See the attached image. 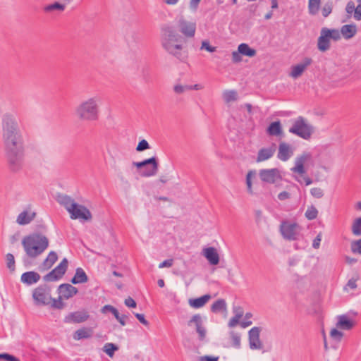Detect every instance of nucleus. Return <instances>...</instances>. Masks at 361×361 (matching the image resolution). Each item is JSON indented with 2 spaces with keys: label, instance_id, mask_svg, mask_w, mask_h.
Here are the masks:
<instances>
[{
  "label": "nucleus",
  "instance_id": "obj_8",
  "mask_svg": "<svg viewBox=\"0 0 361 361\" xmlns=\"http://www.w3.org/2000/svg\"><path fill=\"white\" fill-rule=\"evenodd\" d=\"M32 298L36 305H47L51 300V288L47 284H42L34 289Z\"/></svg>",
  "mask_w": 361,
  "mask_h": 361
},
{
  "label": "nucleus",
  "instance_id": "obj_64",
  "mask_svg": "<svg viewBox=\"0 0 361 361\" xmlns=\"http://www.w3.org/2000/svg\"><path fill=\"white\" fill-rule=\"evenodd\" d=\"M219 357L204 355L200 357V361H218Z\"/></svg>",
  "mask_w": 361,
  "mask_h": 361
},
{
  "label": "nucleus",
  "instance_id": "obj_1",
  "mask_svg": "<svg viewBox=\"0 0 361 361\" xmlns=\"http://www.w3.org/2000/svg\"><path fill=\"white\" fill-rule=\"evenodd\" d=\"M2 137L8 169L19 172L24 166V140L16 118L10 114L2 118Z\"/></svg>",
  "mask_w": 361,
  "mask_h": 361
},
{
  "label": "nucleus",
  "instance_id": "obj_20",
  "mask_svg": "<svg viewBox=\"0 0 361 361\" xmlns=\"http://www.w3.org/2000/svg\"><path fill=\"white\" fill-rule=\"evenodd\" d=\"M59 295H61L64 299L68 300L78 293L76 287L69 283H62L57 289Z\"/></svg>",
  "mask_w": 361,
  "mask_h": 361
},
{
  "label": "nucleus",
  "instance_id": "obj_22",
  "mask_svg": "<svg viewBox=\"0 0 361 361\" xmlns=\"http://www.w3.org/2000/svg\"><path fill=\"white\" fill-rule=\"evenodd\" d=\"M40 278L41 276L37 272L30 271H26L21 275L20 281L27 286H30L37 283L39 281Z\"/></svg>",
  "mask_w": 361,
  "mask_h": 361
},
{
  "label": "nucleus",
  "instance_id": "obj_44",
  "mask_svg": "<svg viewBox=\"0 0 361 361\" xmlns=\"http://www.w3.org/2000/svg\"><path fill=\"white\" fill-rule=\"evenodd\" d=\"M255 171H249L246 175V185L247 188V192L250 194H252V178L255 176Z\"/></svg>",
  "mask_w": 361,
  "mask_h": 361
},
{
  "label": "nucleus",
  "instance_id": "obj_38",
  "mask_svg": "<svg viewBox=\"0 0 361 361\" xmlns=\"http://www.w3.org/2000/svg\"><path fill=\"white\" fill-rule=\"evenodd\" d=\"M321 0H308V10L311 15H316L319 9Z\"/></svg>",
  "mask_w": 361,
  "mask_h": 361
},
{
  "label": "nucleus",
  "instance_id": "obj_30",
  "mask_svg": "<svg viewBox=\"0 0 361 361\" xmlns=\"http://www.w3.org/2000/svg\"><path fill=\"white\" fill-rule=\"evenodd\" d=\"M338 319L336 326L341 329L350 330L354 326V322L346 315L338 316Z\"/></svg>",
  "mask_w": 361,
  "mask_h": 361
},
{
  "label": "nucleus",
  "instance_id": "obj_5",
  "mask_svg": "<svg viewBox=\"0 0 361 361\" xmlns=\"http://www.w3.org/2000/svg\"><path fill=\"white\" fill-rule=\"evenodd\" d=\"M289 133L304 140H309L313 134L314 127L302 116H298L288 130Z\"/></svg>",
  "mask_w": 361,
  "mask_h": 361
},
{
  "label": "nucleus",
  "instance_id": "obj_13",
  "mask_svg": "<svg viewBox=\"0 0 361 361\" xmlns=\"http://www.w3.org/2000/svg\"><path fill=\"white\" fill-rule=\"evenodd\" d=\"M259 176L263 182L270 184H274L276 181L282 180L281 172L277 168L261 169Z\"/></svg>",
  "mask_w": 361,
  "mask_h": 361
},
{
  "label": "nucleus",
  "instance_id": "obj_21",
  "mask_svg": "<svg viewBox=\"0 0 361 361\" xmlns=\"http://www.w3.org/2000/svg\"><path fill=\"white\" fill-rule=\"evenodd\" d=\"M202 255L211 265H217L219 263V255L214 247L204 248Z\"/></svg>",
  "mask_w": 361,
  "mask_h": 361
},
{
  "label": "nucleus",
  "instance_id": "obj_55",
  "mask_svg": "<svg viewBox=\"0 0 361 361\" xmlns=\"http://www.w3.org/2000/svg\"><path fill=\"white\" fill-rule=\"evenodd\" d=\"M243 56L238 49L237 51H234L232 53V61L233 63H239L242 61Z\"/></svg>",
  "mask_w": 361,
  "mask_h": 361
},
{
  "label": "nucleus",
  "instance_id": "obj_59",
  "mask_svg": "<svg viewBox=\"0 0 361 361\" xmlns=\"http://www.w3.org/2000/svg\"><path fill=\"white\" fill-rule=\"evenodd\" d=\"M240 319V315H235L234 317H233L228 322V326L233 327V326L237 325L239 323Z\"/></svg>",
  "mask_w": 361,
  "mask_h": 361
},
{
  "label": "nucleus",
  "instance_id": "obj_58",
  "mask_svg": "<svg viewBox=\"0 0 361 361\" xmlns=\"http://www.w3.org/2000/svg\"><path fill=\"white\" fill-rule=\"evenodd\" d=\"M173 259H168L159 264V268L171 267L173 265Z\"/></svg>",
  "mask_w": 361,
  "mask_h": 361
},
{
  "label": "nucleus",
  "instance_id": "obj_60",
  "mask_svg": "<svg viewBox=\"0 0 361 361\" xmlns=\"http://www.w3.org/2000/svg\"><path fill=\"white\" fill-rule=\"evenodd\" d=\"M354 18L357 20H361V3H360L355 8L354 13Z\"/></svg>",
  "mask_w": 361,
  "mask_h": 361
},
{
  "label": "nucleus",
  "instance_id": "obj_15",
  "mask_svg": "<svg viewBox=\"0 0 361 361\" xmlns=\"http://www.w3.org/2000/svg\"><path fill=\"white\" fill-rule=\"evenodd\" d=\"M261 330V327L255 326L249 331V345L251 349L260 350L263 348V345L259 339Z\"/></svg>",
  "mask_w": 361,
  "mask_h": 361
},
{
  "label": "nucleus",
  "instance_id": "obj_3",
  "mask_svg": "<svg viewBox=\"0 0 361 361\" xmlns=\"http://www.w3.org/2000/svg\"><path fill=\"white\" fill-rule=\"evenodd\" d=\"M21 243L25 252L23 262L25 265H27L30 264L29 259L37 258L48 248L49 241L46 235L34 232L24 236Z\"/></svg>",
  "mask_w": 361,
  "mask_h": 361
},
{
  "label": "nucleus",
  "instance_id": "obj_9",
  "mask_svg": "<svg viewBox=\"0 0 361 361\" xmlns=\"http://www.w3.org/2000/svg\"><path fill=\"white\" fill-rule=\"evenodd\" d=\"M68 267V260L67 258H63L54 269L43 276V280L46 282L59 281L66 274Z\"/></svg>",
  "mask_w": 361,
  "mask_h": 361
},
{
  "label": "nucleus",
  "instance_id": "obj_39",
  "mask_svg": "<svg viewBox=\"0 0 361 361\" xmlns=\"http://www.w3.org/2000/svg\"><path fill=\"white\" fill-rule=\"evenodd\" d=\"M118 350V345L113 343H107L103 347V351L110 357H112Z\"/></svg>",
  "mask_w": 361,
  "mask_h": 361
},
{
  "label": "nucleus",
  "instance_id": "obj_28",
  "mask_svg": "<svg viewBox=\"0 0 361 361\" xmlns=\"http://www.w3.org/2000/svg\"><path fill=\"white\" fill-rule=\"evenodd\" d=\"M89 280L87 275L82 268L78 267L75 269L74 276L71 279L73 284H79L87 283Z\"/></svg>",
  "mask_w": 361,
  "mask_h": 361
},
{
  "label": "nucleus",
  "instance_id": "obj_23",
  "mask_svg": "<svg viewBox=\"0 0 361 361\" xmlns=\"http://www.w3.org/2000/svg\"><path fill=\"white\" fill-rule=\"evenodd\" d=\"M58 260V255L55 251H51L47 258L39 265V269L40 271H47L51 269L55 262Z\"/></svg>",
  "mask_w": 361,
  "mask_h": 361
},
{
  "label": "nucleus",
  "instance_id": "obj_37",
  "mask_svg": "<svg viewBox=\"0 0 361 361\" xmlns=\"http://www.w3.org/2000/svg\"><path fill=\"white\" fill-rule=\"evenodd\" d=\"M64 299L61 295H59L58 298H52L51 300L50 306L53 309L62 310L65 307L66 303L62 301Z\"/></svg>",
  "mask_w": 361,
  "mask_h": 361
},
{
  "label": "nucleus",
  "instance_id": "obj_10",
  "mask_svg": "<svg viewBox=\"0 0 361 361\" xmlns=\"http://www.w3.org/2000/svg\"><path fill=\"white\" fill-rule=\"evenodd\" d=\"M300 226L297 223L283 221L280 226V231L283 238L288 240H298Z\"/></svg>",
  "mask_w": 361,
  "mask_h": 361
},
{
  "label": "nucleus",
  "instance_id": "obj_42",
  "mask_svg": "<svg viewBox=\"0 0 361 361\" xmlns=\"http://www.w3.org/2000/svg\"><path fill=\"white\" fill-rule=\"evenodd\" d=\"M6 267L9 271L13 273L16 270L15 258L13 254L8 253L6 255Z\"/></svg>",
  "mask_w": 361,
  "mask_h": 361
},
{
  "label": "nucleus",
  "instance_id": "obj_27",
  "mask_svg": "<svg viewBox=\"0 0 361 361\" xmlns=\"http://www.w3.org/2000/svg\"><path fill=\"white\" fill-rule=\"evenodd\" d=\"M340 35L345 39L353 38L357 33V27L355 24H347L341 27Z\"/></svg>",
  "mask_w": 361,
  "mask_h": 361
},
{
  "label": "nucleus",
  "instance_id": "obj_4",
  "mask_svg": "<svg viewBox=\"0 0 361 361\" xmlns=\"http://www.w3.org/2000/svg\"><path fill=\"white\" fill-rule=\"evenodd\" d=\"M99 98L94 97L82 102L75 108L77 117L82 121H96L99 117Z\"/></svg>",
  "mask_w": 361,
  "mask_h": 361
},
{
  "label": "nucleus",
  "instance_id": "obj_46",
  "mask_svg": "<svg viewBox=\"0 0 361 361\" xmlns=\"http://www.w3.org/2000/svg\"><path fill=\"white\" fill-rule=\"evenodd\" d=\"M330 336L336 342H340L343 336V334L337 329H332L330 332Z\"/></svg>",
  "mask_w": 361,
  "mask_h": 361
},
{
  "label": "nucleus",
  "instance_id": "obj_19",
  "mask_svg": "<svg viewBox=\"0 0 361 361\" xmlns=\"http://www.w3.org/2000/svg\"><path fill=\"white\" fill-rule=\"evenodd\" d=\"M312 159V154L310 152H303L302 154L297 157L295 159V166L291 169L293 172L303 175L306 173L304 164Z\"/></svg>",
  "mask_w": 361,
  "mask_h": 361
},
{
  "label": "nucleus",
  "instance_id": "obj_61",
  "mask_svg": "<svg viewBox=\"0 0 361 361\" xmlns=\"http://www.w3.org/2000/svg\"><path fill=\"white\" fill-rule=\"evenodd\" d=\"M355 7L353 1H350L345 7V11L348 14H351L353 11L355 12Z\"/></svg>",
  "mask_w": 361,
  "mask_h": 361
},
{
  "label": "nucleus",
  "instance_id": "obj_12",
  "mask_svg": "<svg viewBox=\"0 0 361 361\" xmlns=\"http://www.w3.org/2000/svg\"><path fill=\"white\" fill-rule=\"evenodd\" d=\"M351 231L354 235H361V216L356 218L351 226ZM350 249L353 253L361 254V238L352 241Z\"/></svg>",
  "mask_w": 361,
  "mask_h": 361
},
{
  "label": "nucleus",
  "instance_id": "obj_43",
  "mask_svg": "<svg viewBox=\"0 0 361 361\" xmlns=\"http://www.w3.org/2000/svg\"><path fill=\"white\" fill-rule=\"evenodd\" d=\"M225 102H230L237 99V92L235 90H227L224 92Z\"/></svg>",
  "mask_w": 361,
  "mask_h": 361
},
{
  "label": "nucleus",
  "instance_id": "obj_41",
  "mask_svg": "<svg viewBox=\"0 0 361 361\" xmlns=\"http://www.w3.org/2000/svg\"><path fill=\"white\" fill-rule=\"evenodd\" d=\"M317 215L318 210L314 205L308 207L305 213V216L308 220L315 219L317 217Z\"/></svg>",
  "mask_w": 361,
  "mask_h": 361
},
{
  "label": "nucleus",
  "instance_id": "obj_40",
  "mask_svg": "<svg viewBox=\"0 0 361 361\" xmlns=\"http://www.w3.org/2000/svg\"><path fill=\"white\" fill-rule=\"evenodd\" d=\"M64 9H65V5L62 4L59 2H57V1H56L53 4H49L44 8V10L45 12H51L54 10L63 11H64Z\"/></svg>",
  "mask_w": 361,
  "mask_h": 361
},
{
  "label": "nucleus",
  "instance_id": "obj_26",
  "mask_svg": "<svg viewBox=\"0 0 361 361\" xmlns=\"http://www.w3.org/2000/svg\"><path fill=\"white\" fill-rule=\"evenodd\" d=\"M211 299L209 294H205L201 297L195 298H190L188 303L190 306L195 309L201 308Z\"/></svg>",
  "mask_w": 361,
  "mask_h": 361
},
{
  "label": "nucleus",
  "instance_id": "obj_16",
  "mask_svg": "<svg viewBox=\"0 0 361 361\" xmlns=\"http://www.w3.org/2000/svg\"><path fill=\"white\" fill-rule=\"evenodd\" d=\"M192 324L195 325L196 331L199 335V340H204L207 331L206 329L203 326V322L200 314H196L191 317V319L188 322V325L191 326Z\"/></svg>",
  "mask_w": 361,
  "mask_h": 361
},
{
  "label": "nucleus",
  "instance_id": "obj_35",
  "mask_svg": "<svg viewBox=\"0 0 361 361\" xmlns=\"http://www.w3.org/2000/svg\"><path fill=\"white\" fill-rule=\"evenodd\" d=\"M226 310V303L224 299L217 300L212 304L211 307V311L214 313H218L222 311H225Z\"/></svg>",
  "mask_w": 361,
  "mask_h": 361
},
{
  "label": "nucleus",
  "instance_id": "obj_24",
  "mask_svg": "<svg viewBox=\"0 0 361 361\" xmlns=\"http://www.w3.org/2000/svg\"><path fill=\"white\" fill-rule=\"evenodd\" d=\"M275 151V144H272L269 147L260 149L257 154V161L261 162L270 159L273 157Z\"/></svg>",
  "mask_w": 361,
  "mask_h": 361
},
{
  "label": "nucleus",
  "instance_id": "obj_53",
  "mask_svg": "<svg viewBox=\"0 0 361 361\" xmlns=\"http://www.w3.org/2000/svg\"><path fill=\"white\" fill-rule=\"evenodd\" d=\"M190 88L189 85H176L173 87V90L176 94H182L185 90H190Z\"/></svg>",
  "mask_w": 361,
  "mask_h": 361
},
{
  "label": "nucleus",
  "instance_id": "obj_62",
  "mask_svg": "<svg viewBox=\"0 0 361 361\" xmlns=\"http://www.w3.org/2000/svg\"><path fill=\"white\" fill-rule=\"evenodd\" d=\"M346 287H349L352 290L355 289L357 288L356 279L353 278L349 279L345 287V289Z\"/></svg>",
  "mask_w": 361,
  "mask_h": 361
},
{
  "label": "nucleus",
  "instance_id": "obj_52",
  "mask_svg": "<svg viewBox=\"0 0 361 361\" xmlns=\"http://www.w3.org/2000/svg\"><path fill=\"white\" fill-rule=\"evenodd\" d=\"M0 360L5 361H20L18 357L6 353H0Z\"/></svg>",
  "mask_w": 361,
  "mask_h": 361
},
{
  "label": "nucleus",
  "instance_id": "obj_7",
  "mask_svg": "<svg viewBox=\"0 0 361 361\" xmlns=\"http://www.w3.org/2000/svg\"><path fill=\"white\" fill-rule=\"evenodd\" d=\"M132 164L138 170L145 167V169L140 172L142 177H150L155 176L159 171V163L157 157L154 156L141 161H133Z\"/></svg>",
  "mask_w": 361,
  "mask_h": 361
},
{
  "label": "nucleus",
  "instance_id": "obj_11",
  "mask_svg": "<svg viewBox=\"0 0 361 361\" xmlns=\"http://www.w3.org/2000/svg\"><path fill=\"white\" fill-rule=\"evenodd\" d=\"M73 208L69 211L72 219H81L85 221L92 219L91 212L86 207L78 203L73 204Z\"/></svg>",
  "mask_w": 361,
  "mask_h": 361
},
{
  "label": "nucleus",
  "instance_id": "obj_14",
  "mask_svg": "<svg viewBox=\"0 0 361 361\" xmlns=\"http://www.w3.org/2000/svg\"><path fill=\"white\" fill-rule=\"evenodd\" d=\"M90 318L87 310L82 309L68 313L65 316L63 322L66 324H79L86 322Z\"/></svg>",
  "mask_w": 361,
  "mask_h": 361
},
{
  "label": "nucleus",
  "instance_id": "obj_17",
  "mask_svg": "<svg viewBox=\"0 0 361 361\" xmlns=\"http://www.w3.org/2000/svg\"><path fill=\"white\" fill-rule=\"evenodd\" d=\"M312 62L313 61L311 58L305 57L301 63L291 67L290 76L293 78H299Z\"/></svg>",
  "mask_w": 361,
  "mask_h": 361
},
{
  "label": "nucleus",
  "instance_id": "obj_25",
  "mask_svg": "<svg viewBox=\"0 0 361 361\" xmlns=\"http://www.w3.org/2000/svg\"><path fill=\"white\" fill-rule=\"evenodd\" d=\"M93 335V330L90 327H82L75 331L73 334L75 341L90 338Z\"/></svg>",
  "mask_w": 361,
  "mask_h": 361
},
{
  "label": "nucleus",
  "instance_id": "obj_29",
  "mask_svg": "<svg viewBox=\"0 0 361 361\" xmlns=\"http://www.w3.org/2000/svg\"><path fill=\"white\" fill-rule=\"evenodd\" d=\"M292 154V152L290 149V146L285 143L281 142L279 146L278 158L283 161H287Z\"/></svg>",
  "mask_w": 361,
  "mask_h": 361
},
{
  "label": "nucleus",
  "instance_id": "obj_49",
  "mask_svg": "<svg viewBox=\"0 0 361 361\" xmlns=\"http://www.w3.org/2000/svg\"><path fill=\"white\" fill-rule=\"evenodd\" d=\"M231 338L232 340V345L236 348H239L240 347V337L238 334L234 332H231Z\"/></svg>",
  "mask_w": 361,
  "mask_h": 361
},
{
  "label": "nucleus",
  "instance_id": "obj_32",
  "mask_svg": "<svg viewBox=\"0 0 361 361\" xmlns=\"http://www.w3.org/2000/svg\"><path fill=\"white\" fill-rule=\"evenodd\" d=\"M57 202L63 206L68 212L73 208V204L76 203L70 196L63 194L58 195Z\"/></svg>",
  "mask_w": 361,
  "mask_h": 361
},
{
  "label": "nucleus",
  "instance_id": "obj_31",
  "mask_svg": "<svg viewBox=\"0 0 361 361\" xmlns=\"http://www.w3.org/2000/svg\"><path fill=\"white\" fill-rule=\"evenodd\" d=\"M35 216V212L28 213L27 211H23L18 216L16 222L20 225H26L30 224Z\"/></svg>",
  "mask_w": 361,
  "mask_h": 361
},
{
  "label": "nucleus",
  "instance_id": "obj_18",
  "mask_svg": "<svg viewBox=\"0 0 361 361\" xmlns=\"http://www.w3.org/2000/svg\"><path fill=\"white\" fill-rule=\"evenodd\" d=\"M179 30L183 35L188 37H192L196 30L195 23L189 22L181 18L178 21Z\"/></svg>",
  "mask_w": 361,
  "mask_h": 361
},
{
  "label": "nucleus",
  "instance_id": "obj_6",
  "mask_svg": "<svg viewBox=\"0 0 361 361\" xmlns=\"http://www.w3.org/2000/svg\"><path fill=\"white\" fill-rule=\"evenodd\" d=\"M341 38L340 32L337 29H330L328 27H322L320 31V36L317 39V49L325 52L330 49V39L338 41Z\"/></svg>",
  "mask_w": 361,
  "mask_h": 361
},
{
  "label": "nucleus",
  "instance_id": "obj_45",
  "mask_svg": "<svg viewBox=\"0 0 361 361\" xmlns=\"http://www.w3.org/2000/svg\"><path fill=\"white\" fill-rule=\"evenodd\" d=\"M101 312L104 314H106L108 312L111 313L115 317H118V314L119 313L118 310L114 307V306L111 305H104L102 310Z\"/></svg>",
  "mask_w": 361,
  "mask_h": 361
},
{
  "label": "nucleus",
  "instance_id": "obj_56",
  "mask_svg": "<svg viewBox=\"0 0 361 361\" xmlns=\"http://www.w3.org/2000/svg\"><path fill=\"white\" fill-rule=\"evenodd\" d=\"M125 305L128 307H130V308H135L136 306H137V303L135 301V300L133 298H132L131 297H128V298H126L125 300V302H124Z\"/></svg>",
  "mask_w": 361,
  "mask_h": 361
},
{
  "label": "nucleus",
  "instance_id": "obj_50",
  "mask_svg": "<svg viewBox=\"0 0 361 361\" xmlns=\"http://www.w3.org/2000/svg\"><path fill=\"white\" fill-rule=\"evenodd\" d=\"M310 194L315 198L320 199L324 196V191L320 188H313L310 190Z\"/></svg>",
  "mask_w": 361,
  "mask_h": 361
},
{
  "label": "nucleus",
  "instance_id": "obj_48",
  "mask_svg": "<svg viewBox=\"0 0 361 361\" xmlns=\"http://www.w3.org/2000/svg\"><path fill=\"white\" fill-rule=\"evenodd\" d=\"M150 148V146L148 143V142L145 140V139H142V140H140L137 147H136V151L137 152H142V151H145L146 149H148Z\"/></svg>",
  "mask_w": 361,
  "mask_h": 361
},
{
  "label": "nucleus",
  "instance_id": "obj_54",
  "mask_svg": "<svg viewBox=\"0 0 361 361\" xmlns=\"http://www.w3.org/2000/svg\"><path fill=\"white\" fill-rule=\"evenodd\" d=\"M134 314H135V317L137 319V320L141 324H142L143 325H145L146 326L149 325V322L145 319L144 314L134 313Z\"/></svg>",
  "mask_w": 361,
  "mask_h": 361
},
{
  "label": "nucleus",
  "instance_id": "obj_2",
  "mask_svg": "<svg viewBox=\"0 0 361 361\" xmlns=\"http://www.w3.org/2000/svg\"><path fill=\"white\" fill-rule=\"evenodd\" d=\"M161 42L164 50L180 61H184L188 58V53L183 50V38L175 27L164 24L161 27Z\"/></svg>",
  "mask_w": 361,
  "mask_h": 361
},
{
  "label": "nucleus",
  "instance_id": "obj_51",
  "mask_svg": "<svg viewBox=\"0 0 361 361\" xmlns=\"http://www.w3.org/2000/svg\"><path fill=\"white\" fill-rule=\"evenodd\" d=\"M201 49H205L207 51L212 53L216 51V47L210 45V43L209 41L204 40V41H202V42Z\"/></svg>",
  "mask_w": 361,
  "mask_h": 361
},
{
  "label": "nucleus",
  "instance_id": "obj_63",
  "mask_svg": "<svg viewBox=\"0 0 361 361\" xmlns=\"http://www.w3.org/2000/svg\"><path fill=\"white\" fill-rule=\"evenodd\" d=\"M290 197V194L288 192L283 191L278 195V198L280 200H286Z\"/></svg>",
  "mask_w": 361,
  "mask_h": 361
},
{
  "label": "nucleus",
  "instance_id": "obj_34",
  "mask_svg": "<svg viewBox=\"0 0 361 361\" xmlns=\"http://www.w3.org/2000/svg\"><path fill=\"white\" fill-rule=\"evenodd\" d=\"M239 52L243 55L248 57H253L256 55L257 51L251 48L247 44L241 43L238 47Z\"/></svg>",
  "mask_w": 361,
  "mask_h": 361
},
{
  "label": "nucleus",
  "instance_id": "obj_57",
  "mask_svg": "<svg viewBox=\"0 0 361 361\" xmlns=\"http://www.w3.org/2000/svg\"><path fill=\"white\" fill-rule=\"evenodd\" d=\"M321 240H322V233H319L313 240V243H312L313 248L318 249L320 246Z\"/></svg>",
  "mask_w": 361,
  "mask_h": 361
},
{
  "label": "nucleus",
  "instance_id": "obj_33",
  "mask_svg": "<svg viewBox=\"0 0 361 361\" xmlns=\"http://www.w3.org/2000/svg\"><path fill=\"white\" fill-rule=\"evenodd\" d=\"M267 133L271 136H278L282 133V127L279 121L271 122L267 129Z\"/></svg>",
  "mask_w": 361,
  "mask_h": 361
},
{
  "label": "nucleus",
  "instance_id": "obj_36",
  "mask_svg": "<svg viewBox=\"0 0 361 361\" xmlns=\"http://www.w3.org/2000/svg\"><path fill=\"white\" fill-rule=\"evenodd\" d=\"M141 75H142V80L146 83L152 82L153 80L152 71L151 68L147 66H145L142 67V71H141Z\"/></svg>",
  "mask_w": 361,
  "mask_h": 361
},
{
  "label": "nucleus",
  "instance_id": "obj_47",
  "mask_svg": "<svg viewBox=\"0 0 361 361\" xmlns=\"http://www.w3.org/2000/svg\"><path fill=\"white\" fill-rule=\"evenodd\" d=\"M333 4L331 1L326 2L322 8V16L324 18L329 16V15L332 12Z\"/></svg>",
  "mask_w": 361,
  "mask_h": 361
}]
</instances>
